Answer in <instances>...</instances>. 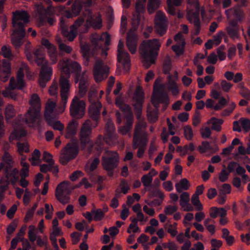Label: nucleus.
<instances>
[{"label": "nucleus", "instance_id": "19", "mask_svg": "<svg viewBox=\"0 0 250 250\" xmlns=\"http://www.w3.org/2000/svg\"><path fill=\"white\" fill-rule=\"evenodd\" d=\"M195 11H189L188 13V20L192 22L195 28V35H198L200 31V20L199 18V6L197 5Z\"/></svg>", "mask_w": 250, "mask_h": 250}, {"label": "nucleus", "instance_id": "64", "mask_svg": "<svg viewBox=\"0 0 250 250\" xmlns=\"http://www.w3.org/2000/svg\"><path fill=\"white\" fill-rule=\"evenodd\" d=\"M120 186L121 187V192L124 194L127 193L130 189V187L125 180H123L121 181Z\"/></svg>", "mask_w": 250, "mask_h": 250}, {"label": "nucleus", "instance_id": "1", "mask_svg": "<svg viewBox=\"0 0 250 250\" xmlns=\"http://www.w3.org/2000/svg\"><path fill=\"white\" fill-rule=\"evenodd\" d=\"M59 65L62 72L67 75V77L61 76L59 81L62 104L61 112H62L67 102L70 90V83L69 80L70 74H75V82L76 83H79V91L82 96L85 95L87 93L89 85V81L85 72L81 73L82 68L77 62L68 59H62L59 62Z\"/></svg>", "mask_w": 250, "mask_h": 250}, {"label": "nucleus", "instance_id": "48", "mask_svg": "<svg viewBox=\"0 0 250 250\" xmlns=\"http://www.w3.org/2000/svg\"><path fill=\"white\" fill-rule=\"evenodd\" d=\"M166 17L163 13L159 11L155 18V24L166 23Z\"/></svg>", "mask_w": 250, "mask_h": 250}, {"label": "nucleus", "instance_id": "52", "mask_svg": "<svg viewBox=\"0 0 250 250\" xmlns=\"http://www.w3.org/2000/svg\"><path fill=\"white\" fill-rule=\"evenodd\" d=\"M157 31L161 36H163L166 32L167 27L166 23L155 24Z\"/></svg>", "mask_w": 250, "mask_h": 250}, {"label": "nucleus", "instance_id": "61", "mask_svg": "<svg viewBox=\"0 0 250 250\" xmlns=\"http://www.w3.org/2000/svg\"><path fill=\"white\" fill-rule=\"evenodd\" d=\"M177 210V207L175 206L168 205L165 208V213L166 215H171Z\"/></svg>", "mask_w": 250, "mask_h": 250}, {"label": "nucleus", "instance_id": "51", "mask_svg": "<svg viewBox=\"0 0 250 250\" xmlns=\"http://www.w3.org/2000/svg\"><path fill=\"white\" fill-rule=\"evenodd\" d=\"M224 168L222 169L219 175V179L221 182L227 181L229 178V172H227L225 169V166H223Z\"/></svg>", "mask_w": 250, "mask_h": 250}, {"label": "nucleus", "instance_id": "55", "mask_svg": "<svg viewBox=\"0 0 250 250\" xmlns=\"http://www.w3.org/2000/svg\"><path fill=\"white\" fill-rule=\"evenodd\" d=\"M184 130L186 138L188 140H191L193 135L191 127L190 126L187 125L184 127Z\"/></svg>", "mask_w": 250, "mask_h": 250}, {"label": "nucleus", "instance_id": "57", "mask_svg": "<svg viewBox=\"0 0 250 250\" xmlns=\"http://www.w3.org/2000/svg\"><path fill=\"white\" fill-rule=\"evenodd\" d=\"M168 89L171 91L172 94L174 96L177 95L179 92L178 86L174 82H172L169 83Z\"/></svg>", "mask_w": 250, "mask_h": 250}, {"label": "nucleus", "instance_id": "21", "mask_svg": "<svg viewBox=\"0 0 250 250\" xmlns=\"http://www.w3.org/2000/svg\"><path fill=\"white\" fill-rule=\"evenodd\" d=\"M56 103L55 102L49 99L45 104L44 117L45 120H49L50 122L52 118L55 117L56 115Z\"/></svg>", "mask_w": 250, "mask_h": 250}, {"label": "nucleus", "instance_id": "2", "mask_svg": "<svg viewBox=\"0 0 250 250\" xmlns=\"http://www.w3.org/2000/svg\"><path fill=\"white\" fill-rule=\"evenodd\" d=\"M102 107V104L98 102H94L89 108V114L90 118L93 121V123L90 120H86L83 124L80 132L81 147L82 149L87 147L88 152L92 151L94 144L89 137L91 133L92 127L97 126L101 115V110Z\"/></svg>", "mask_w": 250, "mask_h": 250}, {"label": "nucleus", "instance_id": "4", "mask_svg": "<svg viewBox=\"0 0 250 250\" xmlns=\"http://www.w3.org/2000/svg\"><path fill=\"white\" fill-rule=\"evenodd\" d=\"M29 16L25 11H16L13 14L12 24L14 28L12 43L16 48L21 47L25 36V26L29 22Z\"/></svg>", "mask_w": 250, "mask_h": 250}, {"label": "nucleus", "instance_id": "13", "mask_svg": "<svg viewBox=\"0 0 250 250\" xmlns=\"http://www.w3.org/2000/svg\"><path fill=\"white\" fill-rule=\"evenodd\" d=\"M37 12L39 20L41 23H44L47 21L50 25L53 24L55 20L53 18L50 17L54 13L52 6L48 5L45 7L42 4H38Z\"/></svg>", "mask_w": 250, "mask_h": 250}, {"label": "nucleus", "instance_id": "41", "mask_svg": "<svg viewBox=\"0 0 250 250\" xmlns=\"http://www.w3.org/2000/svg\"><path fill=\"white\" fill-rule=\"evenodd\" d=\"M212 123L211 129L212 130H215L217 132H219L221 130V125L223 123V120L221 119H217L216 118H212Z\"/></svg>", "mask_w": 250, "mask_h": 250}, {"label": "nucleus", "instance_id": "8", "mask_svg": "<svg viewBox=\"0 0 250 250\" xmlns=\"http://www.w3.org/2000/svg\"><path fill=\"white\" fill-rule=\"evenodd\" d=\"M83 21L81 19L75 21L70 27L67 24L64 18L60 19V25L62 35L69 42L73 41L78 35V29L82 24Z\"/></svg>", "mask_w": 250, "mask_h": 250}, {"label": "nucleus", "instance_id": "34", "mask_svg": "<svg viewBox=\"0 0 250 250\" xmlns=\"http://www.w3.org/2000/svg\"><path fill=\"white\" fill-rule=\"evenodd\" d=\"M185 42L183 41L182 43H178L172 46V50L175 53L176 55L178 57L183 54L184 52V47Z\"/></svg>", "mask_w": 250, "mask_h": 250}, {"label": "nucleus", "instance_id": "58", "mask_svg": "<svg viewBox=\"0 0 250 250\" xmlns=\"http://www.w3.org/2000/svg\"><path fill=\"white\" fill-rule=\"evenodd\" d=\"M1 53L5 58L10 59L13 56L10 49L6 46H3L1 48Z\"/></svg>", "mask_w": 250, "mask_h": 250}, {"label": "nucleus", "instance_id": "29", "mask_svg": "<svg viewBox=\"0 0 250 250\" xmlns=\"http://www.w3.org/2000/svg\"><path fill=\"white\" fill-rule=\"evenodd\" d=\"M83 57L85 60L84 63L88 65L90 56H93L94 53L91 50L90 46L87 44H83L81 47Z\"/></svg>", "mask_w": 250, "mask_h": 250}, {"label": "nucleus", "instance_id": "54", "mask_svg": "<svg viewBox=\"0 0 250 250\" xmlns=\"http://www.w3.org/2000/svg\"><path fill=\"white\" fill-rule=\"evenodd\" d=\"M227 30L231 38L235 39L238 38L239 33L237 28L227 27Z\"/></svg>", "mask_w": 250, "mask_h": 250}, {"label": "nucleus", "instance_id": "44", "mask_svg": "<svg viewBox=\"0 0 250 250\" xmlns=\"http://www.w3.org/2000/svg\"><path fill=\"white\" fill-rule=\"evenodd\" d=\"M197 149L201 153H206L208 150H212V147L209 142L208 141H203L202 143V145L198 146Z\"/></svg>", "mask_w": 250, "mask_h": 250}, {"label": "nucleus", "instance_id": "14", "mask_svg": "<svg viewBox=\"0 0 250 250\" xmlns=\"http://www.w3.org/2000/svg\"><path fill=\"white\" fill-rule=\"evenodd\" d=\"M109 73V67L104 65L102 61H97L93 68V75L97 83L105 79Z\"/></svg>", "mask_w": 250, "mask_h": 250}, {"label": "nucleus", "instance_id": "15", "mask_svg": "<svg viewBox=\"0 0 250 250\" xmlns=\"http://www.w3.org/2000/svg\"><path fill=\"white\" fill-rule=\"evenodd\" d=\"M85 112V102L83 100L74 99L70 107L71 116L77 119H81L84 115Z\"/></svg>", "mask_w": 250, "mask_h": 250}, {"label": "nucleus", "instance_id": "26", "mask_svg": "<svg viewBox=\"0 0 250 250\" xmlns=\"http://www.w3.org/2000/svg\"><path fill=\"white\" fill-rule=\"evenodd\" d=\"M105 42L106 45H108L110 42V35L107 33H103L102 35H96L93 38L92 42L96 47H101V45L99 44V42Z\"/></svg>", "mask_w": 250, "mask_h": 250}, {"label": "nucleus", "instance_id": "38", "mask_svg": "<svg viewBox=\"0 0 250 250\" xmlns=\"http://www.w3.org/2000/svg\"><path fill=\"white\" fill-rule=\"evenodd\" d=\"M115 104L124 112H130V107L129 105L124 104L121 98L117 97L116 99Z\"/></svg>", "mask_w": 250, "mask_h": 250}, {"label": "nucleus", "instance_id": "9", "mask_svg": "<svg viewBox=\"0 0 250 250\" xmlns=\"http://www.w3.org/2000/svg\"><path fill=\"white\" fill-rule=\"evenodd\" d=\"M24 74L23 68H20L18 71L17 75V80L14 78H11L10 80L8 89L3 91L2 95L5 97H11L13 99H16L17 95L11 90L16 88L21 89L24 86V82L23 80Z\"/></svg>", "mask_w": 250, "mask_h": 250}, {"label": "nucleus", "instance_id": "28", "mask_svg": "<svg viewBox=\"0 0 250 250\" xmlns=\"http://www.w3.org/2000/svg\"><path fill=\"white\" fill-rule=\"evenodd\" d=\"M182 0H167V12L172 16L176 15V8L175 6L180 5Z\"/></svg>", "mask_w": 250, "mask_h": 250}, {"label": "nucleus", "instance_id": "40", "mask_svg": "<svg viewBox=\"0 0 250 250\" xmlns=\"http://www.w3.org/2000/svg\"><path fill=\"white\" fill-rule=\"evenodd\" d=\"M17 147L18 148L19 153L21 155V156L23 155L22 154V153H27L29 151L28 145L26 142L23 143H21L20 142H18L17 143Z\"/></svg>", "mask_w": 250, "mask_h": 250}, {"label": "nucleus", "instance_id": "3", "mask_svg": "<svg viewBox=\"0 0 250 250\" xmlns=\"http://www.w3.org/2000/svg\"><path fill=\"white\" fill-rule=\"evenodd\" d=\"M25 53L28 61L35 62L38 65L42 66L40 74L39 83L42 88L46 86L47 82L50 81L52 75V69L47 65V62L44 58V52L42 47H39L34 52L26 50Z\"/></svg>", "mask_w": 250, "mask_h": 250}, {"label": "nucleus", "instance_id": "23", "mask_svg": "<svg viewBox=\"0 0 250 250\" xmlns=\"http://www.w3.org/2000/svg\"><path fill=\"white\" fill-rule=\"evenodd\" d=\"M11 74V65L9 60H3L2 67L0 71V81L5 82L9 78Z\"/></svg>", "mask_w": 250, "mask_h": 250}, {"label": "nucleus", "instance_id": "39", "mask_svg": "<svg viewBox=\"0 0 250 250\" xmlns=\"http://www.w3.org/2000/svg\"><path fill=\"white\" fill-rule=\"evenodd\" d=\"M29 228V230L28 232V239L31 243H34L37 238V237L39 236H37L36 232V229L35 227L33 225H30Z\"/></svg>", "mask_w": 250, "mask_h": 250}, {"label": "nucleus", "instance_id": "24", "mask_svg": "<svg viewBox=\"0 0 250 250\" xmlns=\"http://www.w3.org/2000/svg\"><path fill=\"white\" fill-rule=\"evenodd\" d=\"M106 133L104 138V140L107 143L112 142L116 139V134L115 133V126L114 124L108 122L105 125Z\"/></svg>", "mask_w": 250, "mask_h": 250}, {"label": "nucleus", "instance_id": "25", "mask_svg": "<svg viewBox=\"0 0 250 250\" xmlns=\"http://www.w3.org/2000/svg\"><path fill=\"white\" fill-rule=\"evenodd\" d=\"M137 37L133 34H127L126 38V46L132 54H135L137 50Z\"/></svg>", "mask_w": 250, "mask_h": 250}, {"label": "nucleus", "instance_id": "6", "mask_svg": "<svg viewBox=\"0 0 250 250\" xmlns=\"http://www.w3.org/2000/svg\"><path fill=\"white\" fill-rule=\"evenodd\" d=\"M29 104L31 106L28 109L26 115L23 119L25 122L30 125H34L38 119L41 109V102L39 96L37 94H33L29 100Z\"/></svg>", "mask_w": 250, "mask_h": 250}, {"label": "nucleus", "instance_id": "59", "mask_svg": "<svg viewBox=\"0 0 250 250\" xmlns=\"http://www.w3.org/2000/svg\"><path fill=\"white\" fill-rule=\"evenodd\" d=\"M140 22V15L134 14L132 19V24L135 29H137Z\"/></svg>", "mask_w": 250, "mask_h": 250}, {"label": "nucleus", "instance_id": "22", "mask_svg": "<svg viewBox=\"0 0 250 250\" xmlns=\"http://www.w3.org/2000/svg\"><path fill=\"white\" fill-rule=\"evenodd\" d=\"M82 9V6L81 4L75 2L72 4L70 10H66L64 12L63 17L61 18H64L65 21H67L68 19L79 15Z\"/></svg>", "mask_w": 250, "mask_h": 250}, {"label": "nucleus", "instance_id": "33", "mask_svg": "<svg viewBox=\"0 0 250 250\" xmlns=\"http://www.w3.org/2000/svg\"><path fill=\"white\" fill-rule=\"evenodd\" d=\"M58 46L60 53L59 54H58V55H59V56L61 57H63V53L69 54L72 50L71 47L66 45L64 43L62 42V41H60L59 42Z\"/></svg>", "mask_w": 250, "mask_h": 250}, {"label": "nucleus", "instance_id": "30", "mask_svg": "<svg viewBox=\"0 0 250 250\" xmlns=\"http://www.w3.org/2000/svg\"><path fill=\"white\" fill-rule=\"evenodd\" d=\"M2 163H3L5 169L7 170L13 166V161L12 156L8 152H5L2 157Z\"/></svg>", "mask_w": 250, "mask_h": 250}, {"label": "nucleus", "instance_id": "47", "mask_svg": "<svg viewBox=\"0 0 250 250\" xmlns=\"http://www.w3.org/2000/svg\"><path fill=\"white\" fill-rule=\"evenodd\" d=\"M191 202L195 207L197 210L201 211L203 209L202 205L199 200L198 196L193 195L191 198Z\"/></svg>", "mask_w": 250, "mask_h": 250}, {"label": "nucleus", "instance_id": "60", "mask_svg": "<svg viewBox=\"0 0 250 250\" xmlns=\"http://www.w3.org/2000/svg\"><path fill=\"white\" fill-rule=\"evenodd\" d=\"M100 163V160L99 158H95L92 162L91 163L89 168H88V172H92L94 171L98 167V166L99 165Z\"/></svg>", "mask_w": 250, "mask_h": 250}, {"label": "nucleus", "instance_id": "27", "mask_svg": "<svg viewBox=\"0 0 250 250\" xmlns=\"http://www.w3.org/2000/svg\"><path fill=\"white\" fill-rule=\"evenodd\" d=\"M78 126V122L76 120L70 122L66 128L65 137L68 139L74 137L77 133Z\"/></svg>", "mask_w": 250, "mask_h": 250}, {"label": "nucleus", "instance_id": "53", "mask_svg": "<svg viewBox=\"0 0 250 250\" xmlns=\"http://www.w3.org/2000/svg\"><path fill=\"white\" fill-rule=\"evenodd\" d=\"M241 125L245 132H248L250 130V120L241 118Z\"/></svg>", "mask_w": 250, "mask_h": 250}, {"label": "nucleus", "instance_id": "62", "mask_svg": "<svg viewBox=\"0 0 250 250\" xmlns=\"http://www.w3.org/2000/svg\"><path fill=\"white\" fill-rule=\"evenodd\" d=\"M201 134L202 137L204 139L209 138L211 134V132L209 127H206L204 129H201Z\"/></svg>", "mask_w": 250, "mask_h": 250}, {"label": "nucleus", "instance_id": "10", "mask_svg": "<svg viewBox=\"0 0 250 250\" xmlns=\"http://www.w3.org/2000/svg\"><path fill=\"white\" fill-rule=\"evenodd\" d=\"M119 158L118 154L115 152H110L106 156H103L102 163L104 169L106 170L108 175L112 177L114 170L119 165Z\"/></svg>", "mask_w": 250, "mask_h": 250}, {"label": "nucleus", "instance_id": "7", "mask_svg": "<svg viewBox=\"0 0 250 250\" xmlns=\"http://www.w3.org/2000/svg\"><path fill=\"white\" fill-rule=\"evenodd\" d=\"M142 128V125L140 124L136 126L133 138V147L134 149L138 147L137 155L139 158L143 156L147 143L146 134Z\"/></svg>", "mask_w": 250, "mask_h": 250}, {"label": "nucleus", "instance_id": "11", "mask_svg": "<svg viewBox=\"0 0 250 250\" xmlns=\"http://www.w3.org/2000/svg\"><path fill=\"white\" fill-rule=\"evenodd\" d=\"M79 152V146L76 140L72 143H68L64 147L60 158V163L66 165L71 160L75 159Z\"/></svg>", "mask_w": 250, "mask_h": 250}, {"label": "nucleus", "instance_id": "63", "mask_svg": "<svg viewBox=\"0 0 250 250\" xmlns=\"http://www.w3.org/2000/svg\"><path fill=\"white\" fill-rule=\"evenodd\" d=\"M58 91V84L57 83L54 82L49 89V92L51 95L55 96L57 94Z\"/></svg>", "mask_w": 250, "mask_h": 250}, {"label": "nucleus", "instance_id": "32", "mask_svg": "<svg viewBox=\"0 0 250 250\" xmlns=\"http://www.w3.org/2000/svg\"><path fill=\"white\" fill-rule=\"evenodd\" d=\"M6 171V177L10 181L12 184H15L19 180V177L18 175V171L17 169L15 168L10 172Z\"/></svg>", "mask_w": 250, "mask_h": 250}, {"label": "nucleus", "instance_id": "37", "mask_svg": "<svg viewBox=\"0 0 250 250\" xmlns=\"http://www.w3.org/2000/svg\"><path fill=\"white\" fill-rule=\"evenodd\" d=\"M16 115V111L14 106L11 104H8L6 106L5 110V116L7 120L13 118Z\"/></svg>", "mask_w": 250, "mask_h": 250}, {"label": "nucleus", "instance_id": "16", "mask_svg": "<svg viewBox=\"0 0 250 250\" xmlns=\"http://www.w3.org/2000/svg\"><path fill=\"white\" fill-rule=\"evenodd\" d=\"M169 97L167 93L163 92L159 88L154 89L152 98V103L155 107H157L160 103L163 104L166 107L169 104Z\"/></svg>", "mask_w": 250, "mask_h": 250}, {"label": "nucleus", "instance_id": "5", "mask_svg": "<svg viewBox=\"0 0 250 250\" xmlns=\"http://www.w3.org/2000/svg\"><path fill=\"white\" fill-rule=\"evenodd\" d=\"M160 47L161 44L157 39L145 40L141 43L139 52L143 60L144 65L146 68L155 63Z\"/></svg>", "mask_w": 250, "mask_h": 250}, {"label": "nucleus", "instance_id": "49", "mask_svg": "<svg viewBox=\"0 0 250 250\" xmlns=\"http://www.w3.org/2000/svg\"><path fill=\"white\" fill-rule=\"evenodd\" d=\"M92 213L94 215L93 219L95 221H100L104 216V213L101 209H93Z\"/></svg>", "mask_w": 250, "mask_h": 250}, {"label": "nucleus", "instance_id": "42", "mask_svg": "<svg viewBox=\"0 0 250 250\" xmlns=\"http://www.w3.org/2000/svg\"><path fill=\"white\" fill-rule=\"evenodd\" d=\"M189 195L188 192H184L181 194L180 205L182 208H185L189 203Z\"/></svg>", "mask_w": 250, "mask_h": 250}, {"label": "nucleus", "instance_id": "12", "mask_svg": "<svg viewBox=\"0 0 250 250\" xmlns=\"http://www.w3.org/2000/svg\"><path fill=\"white\" fill-rule=\"evenodd\" d=\"M71 189L70 182L67 181L61 182L56 189V198L62 204L69 203Z\"/></svg>", "mask_w": 250, "mask_h": 250}, {"label": "nucleus", "instance_id": "35", "mask_svg": "<svg viewBox=\"0 0 250 250\" xmlns=\"http://www.w3.org/2000/svg\"><path fill=\"white\" fill-rule=\"evenodd\" d=\"M159 0H148L147 3V10L149 13H153L159 6Z\"/></svg>", "mask_w": 250, "mask_h": 250}, {"label": "nucleus", "instance_id": "36", "mask_svg": "<svg viewBox=\"0 0 250 250\" xmlns=\"http://www.w3.org/2000/svg\"><path fill=\"white\" fill-rule=\"evenodd\" d=\"M47 124L52 126L54 129L59 131H62L64 129V125L60 121H55V117L52 118V120L50 122L49 120L46 121Z\"/></svg>", "mask_w": 250, "mask_h": 250}, {"label": "nucleus", "instance_id": "17", "mask_svg": "<svg viewBox=\"0 0 250 250\" xmlns=\"http://www.w3.org/2000/svg\"><path fill=\"white\" fill-rule=\"evenodd\" d=\"M124 47V42L120 40L118 45L117 59L124 66L129 67L130 64V56L127 52L123 50Z\"/></svg>", "mask_w": 250, "mask_h": 250}, {"label": "nucleus", "instance_id": "46", "mask_svg": "<svg viewBox=\"0 0 250 250\" xmlns=\"http://www.w3.org/2000/svg\"><path fill=\"white\" fill-rule=\"evenodd\" d=\"M91 24L95 28H101L102 26V20L101 16L99 15L95 19L92 18L91 20Z\"/></svg>", "mask_w": 250, "mask_h": 250}, {"label": "nucleus", "instance_id": "18", "mask_svg": "<svg viewBox=\"0 0 250 250\" xmlns=\"http://www.w3.org/2000/svg\"><path fill=\"white\" fill-rule=\"evenodd\" d=\"M144 96L143 93L136 92L133 97L134 103L133 106L136 117L139 119L142 114V106L144 103Z\"/></svg>", "mask_w": 250, "mask_h": 250}, {"label": "nucleus", "instance_id": "20", "mask_svg": "<svg viewBox=\"0 0 250 250\" xmlns=\"http://www.w3.org/2000/svg\"><path fill=\"white\" fill-rule=\"evenodd\" d=\"M42 44L48 50V53L53 63L58 61V51L57 48L46 39L42 40Z\"/></svg>", "mask_w": 250, "mask_h": 250}, {"label": "nucleus", "instance_id": "56", "mask_svg": "<svg viewBox=\"0 0 250 250\" xmlns=\"http://www.w3.org/2000/svg\"><path fill=\"white\" fill-rule=\"evenodd\" d=\"M20 241L22 242V250H29L30 249H32L33 250H36L35 247H32L28 240L21 238L20 239Z\"/></svg>", "mask_w": 250, "mask_h": 250}, {"label": "nucleus", "instance_id": "31", "mask_svg": "<svg viewBox=\"0 0 250 250\" xmlns=\"http://www.w3.org/2000/svg\"><path fill=\"white\" fill-rule=\"evenodd\" d=\"M189 184L188 180L184 178L182 179L179 183L175 184V188L178 193H181L183 189L187 190L188 188Z\"/></svg>", "mask_w": 250, "mask_h": 250}, {"label": "nucleus", "instance_id": "45", "mask_svg": "<svg viewBox=\"0 0 250 250\" xmlns=\"http://www.w3.org/2000/svg\"><path fill=\"white\" fill-rule=\"evenodd\" d=\"M230 10H233L234 16L236 20L239 21H242L244 18V12L240 7H236Z\"/></svg>", "mask_w": 250, "mask_h": 250}, {"label": "nucleus", "instance_id": "43", "mask_svg": "<svg viewBox=\"0 0 250 250\" xmlns=\"http://www.w3.org/2000/svg\"><path fill=\"white\" fill-rule=\"evenodd\" d=\"M152 180V176L150 175V173L143 175L141 178L142 182L145 187H150Z\"/></svg>", "mask_w": 250, "mask_h": 250}, {"label": "nucleus", "instance_id": "50", "mask_svg": "<svg viewBox=\"0 0 250 250\" xmlns=\"http://www.w3.org/2000/svg\"><path fill=\"white\" fill-rule=\"evenodd\" d=\"M37 240V245L40 247H45L46 248L48 246V239L46 236H44L43 238H42L41 236H39L37 237L36 239Z\"/></svg>", "mask_w": 250, "mask_h": 250}]
</instances>
